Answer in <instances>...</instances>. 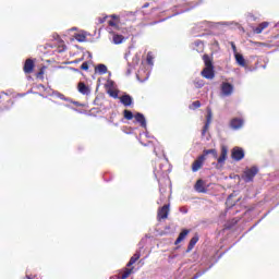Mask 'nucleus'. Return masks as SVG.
<instances>
[{
  "instance_id": "1",
  "label": "nucleus",
  "mask_w": 279,
  "mask_h": 279,
  "mask_svg": "<svg viewBox=\"0 0 279 279\" xmlns=\"http://www.w3.org/2000/svg\"><path fill=\"white\" fill-rule=\"evenodd\" d=\"M205 156H213L217 162H213L214 166H216V169H219V167H222L226 165V160H228V146L222 145L221 146V154L219 157V153L217 149L211 148V149H204Z\"/></svg>"
},
{
  "instance_id": "2",
  "label": "nucleus",
  "mask_w": 279,
  "mask_h": 279,
  "mask_svg": "<svg viewBox=\"0 0 279 279\" xmlns=\"http://www.w3.org/2000/svg\"><path fill=\"white\" fill-rule=\"evenodd\" d=\"M205 68L201 72V75L205 77V80H214L215 78V65L213 64V59L210 56H203Z\"/></svg>"
},
{
  "instance_id": "3",
  "label": "nucleus",
  "mask_w": 279,
  "mask_h": 279,
  "mask_svg": "<svg viewBox=\"0 0 279 279\" xmlns=\"http://www.w3.org/2000/svg\"><path fill=\"white\" fill-rule=\"evenodd\" d=\"M256 175H258V168L256 166H252L251 168H245L242 173V180L247 184L250 182H254V178H256Z\"/></svg>"
},
{
  "instance_id": "4",
  "label": "nucleus",
  "mask_w": 279,
  "mask_h": 279,
  "mask_svg": "<svg viewBox=\"0 0 279 279\" xmlns=\"http://www.w3.org/2000/svg\"><path fill=\"white\" fill-rule=\"evenodd\" d=\"M231 158L235 160V162H240L245 158V150L242 147L235 146L231 150Z\"/></svg>"
},
{
  "instance_id": "5",
  "label": "nucleus",
  "mask_w": 279,
  "mask_h": 279,
  "mask_svg": "<svg viewBox=\"0 0 279 279\" xmlns=\"http://www.w3.org/2000/svg\"><path fill=\"white\" fill-rule=\"evenodd\" d=\"M222 97H230L234 93V85L229 82H223L220 87Z\"/></svg>"
},
{
  "instance_id": "6",
  "label": "nucleus",
  "mask_w": 279,
  "mask_h": 279,
  "mask_svg": "<svg viewBox=\"0 0 279 279\" xmlns=\"http://www.w3.org/2000/svg\"><path fill=\"white\" fill-rule=\"evenodd\" d=\"M225 253H220L218 255V258L211 263L207 268L199 270L198 272H196L194 276L198 278H202V276H204V274H207L208 271H210V269H213V267H215V265H217V263H219V259H221L223 257Z\"/></svg>"
},
{
  "instance_id": "7",
  "label": "nucleus",
  "mask_w": 279,
  "mask_h": 279,
  "mask_svg": "<svg viewBox=\"0 0 279 279\" xmlns=\"http://www.w3.org/2000/svg\"><path fill=\"white\" fill-rule=\"evenodd\" d=\"M244 123L245 122L243 121V119L233 118V119H231V121L229 123V128H231V130L238 131V130H241L243 128Z\"/></svg>"
},
{
  "instance_id": "8",
  "label": "nucleus",
  "mask_w": 279,
  "mask_h": 279,
  "mask_svg": "<svg viewBox=\"0 0 279 279\" xmlns=\"http://www.w3.org/2000/svg\"><path fill=\"white\" fill-rule=\"evenodd\" d=\"M134 119L136 123H140L141 128H144V130H147V119L145 118V114L141 112H136L134 116Z\"/></svg>"
},
{
  "instance_id": "9",
  "label": "nucleus",
  "mask_w": 279,
  "mask_h": 279,
  "mask_svg": "<svg viewBox=\"0 0 279 279\" xmlns=\"http://www.w3.org/2000/svg\"><path fill=\"white\" fill-rule=\"evenodd\" d=\"M169 206H170L169 204H166L158 209L157 217L159 221L160 219H167V217H169Z\"/></svg>"
},
{
  "instance_id": "10",
  "label": "nucleus",
  "mask_w": 279,
  "mask_h": 279,
  "mask_svg": "<svg viewBox=\"0 0 279 279\" xmlns=\"http://www.w3.org/2000/svg\"><path fill=\"white\" fill-rule=\"evenodd\" d=\"M34 60L33 59H26L24 66H23V71L24 73H26L27 75H29V73H34Z\"/></svg>"
},
{
  "instance_id": "11",
  "label": "nucleus",
  "mask_w": 279,
  "mask_h": 279,
  "mask_svg": "<svg viewBox=\"0 0 279 279\" xmlns=\"http://www.w3.org/2000/svg\"><path fill=\"white\" fill-rule=\"evenodd\" d=\"M204 180L199 179L196 181L194 189L196 193H208V189L205 185Z\"/></svg>"
},
{
  "instance_id": "12",
  "label": "nucleus",
  "mask_w": 279,
  "mask_h": 279,
  "mask_svg": "<svg viewBox=\"0 0 279 279\" xmlns=\"http://www.w3.org/2000/svg\"><path fill=\"white\" fill-rule=\"evenodd\" d=\"M120 102L123 104L125 108H130V106L134 104V99L132 98V96H130V94H124L121 96Z\"/></svg>"
},
{
  "instance_id": "13",
  "label": "nucleus",
  "mask_w": 279,
  "mask_h": 279,
  "mask_svg": "<svg viewBox=\"0 0 279 279\" xmlns=\"http://www.w3.org/2000/svg\"><path fill=\"white\" fill-rule=\"evenodd\" d=\"M140 250L135 252V254L130 258L129 263L126 264V267H132L141 258V250H143V244H138Z\"/></svg>"
},
{
  "instance_id": "14",
  "label": "nucleus",
  "mask_w": 279,
  "mask_h": 279,
  "mask_svg": "<svg viewBox=\"0 0 279 279\" xmlns=\"http://www.w3.org/2000/svg\"><path fill=\"white\" fill-rule=\"evenodd\" d=\"M190 233H191V230L182 229L177 240L174 241V245H180V243H182V241H184V239H186V236H189Z\"/></svg>"
},
{
  "instance_id": "15",
  "label": "nucleus",
  "mask_w": 279,
  "mask_h": 279,
  "mask_svg": "<svg viewBox=\"0 0 279 279\" xmlns=\"http://www.w3.org/2000/svg\"><path fill=\"white\" fill-rule=\"evenodd\" d=\"M77 90L78 93H81V95H90V87H88V85H86V83L84 82H80L77 84Z\"/></svg>"
},
{
  "instance_id": "16",
  "label": "nucleus",
  "mask_w": 279,
  "mask_h": 279,
  "mask_svg": "<svg viewBox=\"0 0 279 279\" xmlns=\"http://www.w3.org/2000/svg\"><path fill=\"white\" fill-rule=\"evenodd\" d=\"M121 16L124 21H131V23H134L136 21V11H125Z\"/></svg>"
},
{
  "instance_id": "17",
  "label": "nucleus",
  "mask_w": 279,
  "mask_h": 279,
  "mask_svg": "<svg viewBox=\"0 0 279 279\" xmlns=\"http://www.w3.org/2000/svg\"><path fill=\"white\" fill-rule=\"evenodd\" d=\"M213 120V112H208L206 117V122L202 130V136H206V132H208V128H210V121Z\"/></svg>"
},
{
  "instance_id": "18",
  "label": "nucleus",
  "mask_w": 279,
  "mask_h": 279,
  "mask_svg": "<svg viewBox=\"0 0 279 279\" xmlns=\"http://www.w3.org/2000/svg\"><path fill=\"white\" fill-rule=\"evenodd\" d=\"M213 120V112H208L206 117V122L202 130V136H206V132H208V128H210V121Z\"/></svg>"
},
{
  "instance_id": "19",
  "label": "nucleus",
  "mask_w": 279,
  "mask_h": 279,
  "mask_svg": "<svg viewBox=\"0 0 279 279\" xmlns=\"http://www.w3.org/2000/svg\"><path fill=\"white\" fill-rule=\"evenodd\" d=\"M199 241V235L195 234L189 242L187 248H186V254L193 251V247L197 245V242Z\"/></svg>"
},
{
  "instance_id": "20",
  "label": "nucleus",
  "mask_w": 279,
  "mask_h": 279,
  "mask_svg": "<svg viewBox=\"0 0 279 279\" xmlns=\"http://www.w3.org/2000/svg\"><path fill=\"white\" fill-rule=\"evenodd\" d=\"M95 73H98V75H106V73H108V66L104 63H99L95 68Z\"/></svg>"
},
{
  "instance_id": "21",
  "label": "nucleus",
  "mask_w": 279,
  "mask_h": 279,
  "mask_svg": "<svg viewBox=\"0 0 279 279\" xmlns=\"http://www.w3.org/2000/svg\"><path fill=\"white\" fill-rule=\"evenodd\" d=\"M113 37H112V43L113 45H121L123 44L124 40H128V38L123 37V35H119L117 33H112Z\"/></svg>"
},
{
  "instance_id": "22",
  "label": "nucleus",
  "mask_w": 279,
  "mask_h": 279,
  "mask_svg": "<svg viewBox=\"0 0 279 279\" xmlns=\"http://www.w3.org/2000/svg\"><path fill=\"white\" fill-rule=\"evenodd\" d=\"M193 49L198 53H202V51H204V41L199 39L195 40L193 44Z\"/></svg>"
},
{
  "instance_id": "23",
  "label": "nucleus",
  "mask_w": 279,
  "mask_h": 279,
  "mask_svg": "<svg viewBox=\"0 0 279 279\" xmlns=\"http://www.w3.org/2000/svg\"><path fill=\"white\" fill-rule=\"evenodd\" d=\"M234 58H235V62H236V64H239V66H245V57H243L239 52H235Z\"/></svg>"
},
{
  "instance_id": "24",
  "label": "nucleus",
  "mask_w": 279,
  "mask_h": 279,
  "mask_svg": "<svg viewBox=\"0 0 279 279\" xmlns=\"http://www.w3.org/2000/svg\"><path fill=\"white\" fill-rule=\"evenodd\" d=\"M266 27H269V22H263L258 25V27L254 28L255 34H263V29H266Z\"/></svg>"
},
{
  "instance_id": "25",
  "label": "nucleus",
  "mask_w": 279,
  "mask_h": 279,
  "mask_svg": "<svg viewBox=\"0 0 279 279\" xmlns=\"http://www.w3.org/2000/svg\"><path fill=\"white\" fill-rule=\"evenodd\" d=\"M52 96L58 97V99H62V101H71V98L64 96L62 93H60L58 90H53Z\"/></svg>"
},
{
  "instance_id": "26",
  "label": "nucleus",
  "mask_w": 279,
  "mask_h": 279,
  "mask_svg": "<svg viewBox=\"0 0 279 279\" xmlns=\"http://www.w3.org/2000/svg\"><path fill=\"white\" fill-rule=\"evenodd\" d=\"M204 166V163H201V161H197V159L192 163V171L193 173H197V171H199V169H202V167Z\"/></svg>"
},
{
  "instance_id": "27",
  "label": "nucleus",
  "mask_w": 279,
  "mask_h": 279,
  "mask_svg": "<svg viewBox=\"0 0 279 279\" xmlns=\"http://www.w3.org/2000/svg\"><path fill=\"white\" fill-rule=\"evenodd\" d=\"M123 117H124V119H126V121H132L134 119L135 114L131 110L125 109L123 111Z\"/></svg>"
},
{
  "instance_id": "28",
  "label": "nucleus",
  "mask_w": 279,
  "mask_h": 279,
  "mask_svg": "<svg viewBox=\"0 0 279 279\" xmlns=\"http://www.w3.org/2000/svg\"><path fill=\"white\" fill-rule=\"evenodd\" d=\"M194 7H187L182 9L181 11H178L175 13H173L172 15L168 16V19H171L173 16H178V14H184V12H191V10H193Z\"/></svg>"
},
{
  "instance_id": "29",
  "label": "nucleus",
  "mask_w": 279,
  "mask_h": 279,
  "mask_svg": "<svg viewBox=\"0 0 279 279\" xmlns=\"http://www.w3.org/2000/svg\"><path fill=\"white\" fill-rule=\"evenodd\" d=\"M206 83L204 82V80H202V78H195L194 80V86H195V88H204V85H205Z\"/></svg>"
},
{
  "instance_id": "30",
  "label": "nucleus",
  "mask_w": 279,
  "mask_h": 279,
  "mask_svg": "<svg viewBox=\"0 0 279 279\" xmlns=\"http://www.w3.org/2000/svg\"><path fill=\"white\" fill-rule=\"evenodd\" d=\"M159 193H160V198L159 201H157V204H162V202H165V195L162 193H165V189L162 187V184H160L159 182Z\"/></svg>"
},
{
  "instance_id": "31",
  "label": "nucleus",
  "mask_w": 279,
  "mask_h": 279,
  "mask_svg": "<svg viewBox=\"0 0 279 279\" xmlns=\"http://www.w3.org/2000/svg\"><path fill=\"white\" fill-rule=\"evenodd\" d=\"M74 38L77 43H86V35L84 34H75Z\"/></svg>"
},
{
  "instance_id": "32",
  "label": "nucleus",
  "mask_w": 279,
  "mask_h": 279,
  "mask_svg": "<svg viewBox=\"0 0 279 279\" xmlns=\"http://www.w3.org/2000/svg\"><path fill=\"white\" fill-rule=\"evenodd\" d=\"M107 93L109 94L110 97H112L113 99H119V92L114 90V89H108Z\"/></svg>"
},
{
  "instance_id": "33",
  "label": "nucleus",
  "mask_w": 279,
  "mask_h": 279,
  "mask_svg": "<svg viewBox=\"0 0 279 279\" xmlns=\"http://www.w3.org/2000/svg\"><path fill=\"white\" fill-rule=\"evenodd\" d=\"M105 88H108V90H112V88H114V81L108 80L105 84Z\"/></svg>"
},
{
  "instance_id": "34",
  "label": "nucleus",
  "mask_w": 279,
  "mask_h": 279,
  "mask_svg": "<svg viewBox=\"0 0 279 279\" xmlns=\"http://www.w3.org/2000/svg\"><path fill=\"white\" fill-rule=\"evenodd\" d=\"M138 82H147L149 80V73L146 74L145 78H141V71L136 74Z\"/></svg>"
},
{
  "instance_id": "35",
  "label": "nucleus",
  "mask_w": 279,
  "mask_h": 279,
  "mask_svg": "<svg viewBox=\"0 0 279 279\" xmlns=\"http://www.w3.org/2000/svg\"><path fill=\"white\" fill-rule=\"evenodd\" d=\"M146 60H147V64H149L150 66H154V57H151L150 53L147 54Z\"/></svg>"
},
{
  "instance_id": "36",
  "label": "nucleus",
  "mask_w": 279,
  "mask_h": 279,
  "mask_svg": "<svg viewBox=\"0 0 279 279\" xmlns=\"http://www.w3.org/2000/svg\"><path fill=\"white\" fill-rule=\"evenodd\" d=\"M130 274H132V269H126L125 272L120 277V279L130 278Z\"/></svg>"
},
{
  "instance_id": "37",
  "label": "nucleus",
  "mask_w": 279,
  "mask_h": 279,
  "mask_svg": "<svg viewBox=\"0 0 279 279\" xmlns=\"http://www.w3.org/2000/svg\"><path fill=\"white\" fill-rule=\"evenodd\" d=\"M206 156H207V155H205V153H204V150H203V154L199 155L196 160H197L198 162H201V163L204 165V160H206Z\"/></svg>"
},
{
  "instance_id": "38",
  "label": "nucleus",
  "mask_w": 279,
  "mask_h": 279,
  "mask_svg": "<svg viewBox=\"0 0 279 279\" xmlns=\"http://www.w3.org/2000/svg\"><path fill=\"white\" fill-rule=\"evenodd\" d=\"M217 258H219V256L211 255L210 257L207 258V263H209V265H210L211 263H215V260H217Z\"/></svg>"
},
{
  "instance_id": "39",
  "label": "nucleus",
  "mask_w": 279,
  "mask_h": 279,
  "mask_svg": "<svg viewBox=\"0 0 279 279\" xmlns=\"http://www.w3.org/2000/svg\"><path fill=\"white\" fill-rule=\"evenodd\" d=\"M229 45H231V49H232V51H233V56H235L236 53H239V52L236 51V44H234V41H230Z\"/></svg>"
},
{
  "instance_id": "40",
  "label": "nucleus",
  "mask_w": 279,
  "mask_h": 279,
  "mask_svg": "<svg viewBox=\"0 0 279 279\" xmlns=\"http://www.w3.org/2000/svg\"><path fill=\"white\" fill-rule=\"evenodd\" d=\"M82 71H88V62H83L81 65Z\"/></svg>"
},
{
  "instance_id": "41",
  "label": "nucleus",
  "mask_w": 279,
  "mask_h": 279,
  "mask_svg": "<svg viewBox=\"0 0 279 279\" xmlns=\"http://www.w3.org/2000/svg\"><path fill=\"white\" fill-rule=\"evenodd\" d=\"M194 108H201L202 107V102H199V100H196L193 102Z\"/></svg>"
},
{
  "instance_id": "42",
  "label": "nucleus",
  "mask_w": 279,
  "mask_h": 279,
  "mask_svg": "<svg viewBox=\"0 0 279 279\" xmlns=\"http://www.w3.org/2000/svg\"><path fill=\"white\" fill-rule=\"evenodd\" d=\"M180 213L186 215V213H189V209L186 207H180Z\"/></svg>"
},
{
  "instance_id": "43",
  "label": "nucleus",
  "mask_w": 279,
  "mask_h": 279,
  "mask_svg": "<svg viewBox=\"0 0 279 279\" xmlns=\"http://www.w3.org/2000/svg\"><path fill=\"white\" fill-rule=\"evenodd\" d=\"M109 26H110V27H116V28H117V22H116V21L110 20V21H109Z\"/></svg>"
},
{
  "instance_id": "44",
  "label": "nucleus",
  "mask_w": 279,
  "mask_h": 279,
  "mask_svg": "<svg viewBox=\"0 0 279 279\" xmlns=\"http://www.w3.org/2000/svg\"><path fill=\"white\" fill-rule=\"evenodd\" d=\"M259 221H263L262 219H259L254 226H252L250 229H248V232H252V230H254V228H256V226H258V222Z\"/></svg>"
},
{
  "instance_id": "45",
  "label": "nucleus",
  "mask_w": 279,
  "mask_h": 279,
  "mask_svg": "<svg viewBox=\"0 0 279 279\" xmlns=\"http://www.w3.org/2000/svg\"><path fill=\"white\" fill-rule=\"evenodd\" d=\"M71 104H73L77 108H82V104L80 101H71Z\"/></svg>"
},
{
  "instance_id": "46",
  "label": "nucleus",
  "mask_w": 279,
  "mask_h": 279,
  "mask_svg": "<svg viewBox=\"0 0 279 279\" xmlns=\"http://www.w3.org/2000/svg\"><path fill=\"white\" fill-rule=\"evenodd\" d=\"M133 62H134V64H138V62H140L138 56H135L133 58Z\"/></svg>"
},
{
  "instance_id": "47",
  "label": "nucleus",
  "mask_w": 279,
  "mask_h": 279,
  "mask_svg": "<svg viewBox=\"0 0 279 279\" xmlns=\"http://www.w3.org/2000/svg\"><path fill=\"white\" fill-rule=\"evenodd\" d=\"M40 75H45V70L41 69L38 73H37V77H40Z\"/></svg>"
},
{
  "instance_id": "48",
  "label": "nucleus",
  "mask_w": 279,
  "mask_h": 279,
  "mask_svg": "<svg viewBox=\"0 0 279 279\" xmlns=\"http://www.w3.org/2000/svg\"><path fill=\"white\" fill-rule=\"evenodd\" d=\"M106 19H107L106 16L105 17H99L98 21H99L100 24L106 23Z\"/></svg>"
},
{
  "instance_id": "49",
  "label": "nucleus",
  "mask_w": 279,
  "mask_h": 279,
  "mask_svg": "<svg viewBox=\"0 0 279 279\" xmlns=\"http://www.w3.org/2000/svg\"><path fill=\"white\" fill-rule=\"evenodd\" d=\"M143 134H145L146 138H154V136H149V132H144Z\"/></svg>"
},
{
  "instance_id": "50",
  "label": "nucleus",
  "mask_w": 279,
  "mask_h": 279,
  "mask_svg": "<svg viewBox=\"0 0 279 279\" xmlns=\"http://www.w3.org/2000/svg\"><path fill=\"white\" fill-rule=\"evenodd\" d=\"M111 19H113V21H117V19H119V15L112 14V15H111Z\"/></svg>"
},
{
  "instance_id": "51",
  "label": "nucleus",
  "mask_w": 279,
  "mask_h": 279,
  "mask_svg": "<svg viewBox=\"0 0 279 279\" xmlns=\"http://www.w3.org/2000/svg\"><path fill=\"white\" fill-rule=\"evenodd\" d=\"M83 59H78V60H75V61H72L71 63L72 64H77V62H82Z\"/></svg>"
},
{
  "instance_id": "52",
  "label": "nucleus",
  "mask_w": 279,
  "mask_h": 279,
  "mask_svg": "<svg viewBox=\"0 0 279 279\" xmlns=\"http://www.w3.org/2000/svg\"><path fill=\"white\" fill-rule=\"evenodd\" d=\"M110 279H121L118 275L110 277Z\"/></svg>"
},
{
  "instance_id": "53",
  "label": "nucleus",
  "mask_w": 279,
  "mask_h": 279,
  "mask_svg": "<svg viewBox=\"0 0 279 279\" xmlns=\"http://www.w3.org/2000/svg\"><path fill=\"white\" fill-rule=\"evenodd\" d=\"M142 8H143V9L149 8V3H148V2L144 3Z\"/></svg>"
},
{
  "instance_id": "54",
  "label": "nucleus",
  "mask_w": 279,
  "mask_h": 279,
  "mask_svg": "<svg viewBox=\"0 0 279 279\" xmlns=\"http://www.w3.org/2000/svg\"><path fill=\"white\" fill-rule=\"evenodd\" d=\"M184 5H189V3L178 4V7H177V8H184Z\"/></svg>"
},
{
  "instance_id": "55",
  "label": "nucleus",
  "mask_w": 279,
  "mask_h": 279,
  "mask_svg": "<svg viewBox=\"0 0 279 279\" xmlns=\"http://www.w3.org/2000/svg\"><path fill=\"white\" fill-rule=\"evenodd\" d=\"M88 58H93V53L90 51H87Z\"/></svg>"
},
{
  "instance_id": "56",
  "label": "nucleus",
  "mask_w": 279,
  "mask_h": 279,
  "mask_svg": "<svg viewBox=\"0 0 279 279\" xmlns=\"http://www.w3.org/2000/svg\"><path fill=\"white\" fill-rule=\"evenodd\" d=\"M140 143H141V145H143L144 147H147L149 144H145V143H143V142H141L140 141Z\"/></svg>"
},
{
  "instance_id": "57",
  "label": "nucleus",
  "mask_w": 279,
  "mask_h": 279,
  "mask_svg": "<svg viewBox=\"0 0 279 279\" xmlns=\"http://www.w3.org/2000/svg\"><path fill=\"white\" fill-rule=\"evenodd\" d=\"M231 228H232V226H231V225H228V226H227V229H228V230H230Z\"/></svg>"
},
{
  "instance_id": "58",
  "label": "nucleus",
  "mask_w": 279,
  "mask_h": 279,
  "mask_svg": "<svg viewBox=\"0 0 279 279\" xmlns=\"http://www.w3.org/2000/svg\"><path fill=\"white\" fill-rule=\"evenodd\" d=\"M157 23H158V22H153V23H150V25H157Z\"/></svg>"
},
{
  "instance_id": "59",
  "label": "nucleus",
  "mask_w": 279,
  "mask_h": 279,
  "mask_svg": "<svg viewBox=\"0 0 279 279\" xmlns=\"http://www.w3.org/2000/svg\"><path fill=\"white\" fill-rule=\"evenodd\" d=\"M39 87H40V88H45V85H43V84H39Z\"/></svg>"
},
{
  "instance_id": "60",
  "label": "nucleus",
  "mask_w": 279,
  "mask_h": 279,
  "mask_svg": "<svg viewBox=\"0 0 279 279\" xmlns=\"http://www.w3.org/2000/svg\"><path fill=\"white\" fill-rule=\"evenodd\" d=\"M73 71H75V72L77 73L80 70H77V69L74 68Z\"/></svg>"
},
{
  "instance_id": "61",
  "label": "nucleus",
  "mask_w": 279,
  "mask_h": 279,
  "mask_svg": "<svg viewBox=\"0 0 279 279\" xmlns=\"http://www.w3.org/2000/svg\"><path fill=\"white\" fill-rule=\"evenodd\" d=\"M191 279H197V277L194 275L193 278H191Z\"/></svg>"
},
{
  "instance_id": "62",
  "label": "nucleus",
  "mask_w": 279,
  "mask_h": 279,
  "mask_svg": "<svg viewBox=\"0 0 279 279\" xmlns=\"http://www.w3.org/2000/svg\"><path fill=\"white\" fill-rule=\"evenodd\" d=\"M126 73H128V75H130V73H132V72H131L130 70H128V72H126Z\"/></svg>"
},
{
  "instance_id": "63",
  "label": "nucleus",
  "mask_w": 279,
  "mask_h": 279,
  "mask_svg": "<svg viewBox=\"0 0 279 279\" xmlns=\"http://www.w3.org/2000/svg\"><path fill=\"white\" fill-rule=\"evenodd\" d=\"M230 198H232V194H231V195H229L228 199H230Z\"/></svg>"
},
{
  "instance_id": "64",
  "label": "nucleus",
  "mask_w": 279,
  "mask_h": 279,
  "mask_svg": "<svg viewBox=\"0 0 279 279\" xmlns=\"http://www.w3.org/2000/svg\"><path fill=\"white\" fill-rule=\"evenodd\" d=\"M155 178H158V173L155 172Z\"/></svg>"
}]
</instances>
